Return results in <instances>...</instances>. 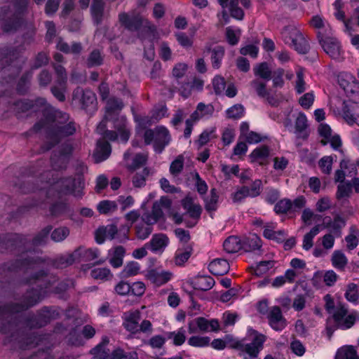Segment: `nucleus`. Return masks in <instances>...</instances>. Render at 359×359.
I'll use <instances>...</instances> for the list:
<instances>
[{
	"mask_svg": "<svg viewBox=\"0 0 359 359\" xmlns=\"http://www.w3.org/2000/svg\"><path fill=\"white\" fill-rule=\"evenodd\" d=\"M19 297H15L16 302H11L0 306V332L8 334L4 339V344H12L13 348L27 349L43 344V340H47L50 337L49 334H39L38 332L25 334L18 328L23 325L30 329L41 328L46 326L52 320L60 316L58 310L52 306H43L36 313V315H24L21 311H13V314L7 313V306L19 302Z\"/></svg>",
	"mask_w": 359,
	"mask_h": 359,
	"instance_id": "f257e3e1",
	"label": "nucleus"
},
{
	"mask_svg": "<svg viewBox=\"0 0 359 359\" xmlns=\"http://www.w3.org/2000/svg\"><path fill=\"white\" fill-rule=\"evenodd\" d=\"M56 281L55 276L43 270L38 271L29 280V284L32 286L21 295L19 302L13 304L6 308L7 309V313L12 315L13 311H27L41 302L48 293L61 294L73 285L72 280H65L60 282L57 286L53 287Z\"/></svg>",
	"mask_w": 359,
	"mask_h": 359,
	"instance_id": "f03ea898",
	"label": "nucleus"
},
{
	"mask_svg": "<svg viewBox=\"0 0 359 359\" xmlns=\"http://www.w3.org/2000/svg\"><path fill=\"white\" fill-rule=\"evenodd\" d=\"M43 186L40 188H36L33 182L27 181L20 186V189L22 193L34 192L39 189V198H32V203L28 205L21 206L19 209L20 212H24L32 207L41 205L45 201L46 198L50 194L52 189H57L59 194L63 195H73L74 197L81 198L83 195V189L84 188V180L79 176L78 177H64L60 179L56 183L51 182L50 180L43 182Z\"/></svg>",
	"mask_w": 359,
	"mask_h": 359,
	"instance_id": "7ed1b4c3",
	"label": "nucleus"
},
{
	"mask_svg": "<svg viewBox=\"0 0 359 359\" xmlns=\"http://www.w3.org/2000/svg\"><path fill=\"white\" fill-rule=\"evenodd\" d=\"M66 114L67 118L59 116L53 121H48L43 118L34 125L32 129L33 132L38 133L43 128L46 130L48 142L42 147L43 151L50 150L64 138L73 135L76 133L78 125L74 121H71L67 123H63V121L69 119V115Z\"/></svg>",
	"mask_w": 359,
	"mask_h": 359,
	"instance_id": "20e7f679",
	"label": "nucleus"
},
{
	"mask_svg": "<svg viewBox=\"0 0 359 359\" xmlns=\"http://www.w3.org/2000/svg\"><path fill=\"white\" fill-rule=\"evenodd\" d=\"M8 104V109L12 110L17 116L25 112L37 113L41 112L43 118L48 121H55L56 118L62 116L67 118L66 113L55 109L49 104L43 97H38L34 100H19L7 102Z\"/></svg>",
	"mask_w": 359,
	"mask_h": 359,
	"instance_id": "39448f33",
	"label": "nucleus"
},
{
	"mask_svg": "<svg viewBox=\"0 0 359 359\" xmlns=\"http://www.w3.org/2000/svg\"><path fill=\"white\" fill-rule=\"evenodd\" d=\"M356 320V314L353 312L348 313L347 308L344 304H339L336 307L332 318L327 320L326 325L327 335L331 339L337 329L347 330L353 326Z\"/></svg>",
	"mask_w": 359,
	"mask_h": 359,
	"instance_id": "423d86ee",
	"label": "nucleus"
},
{
	"mask_svg": "<svg viewBox=\"0 0 359 359\" xmlns=\"http://www.w3.org/2000/svg\"><path fill=\"white\" fill-rule=\"evenodd\" d=\"M51 230L52 226H47L39 231L32 240H30L26 236L16 233L11 235L8 237V241L17 242V252L23 254L24 252L34 251L35 248L45 245Z\"/></svg>",
	"mask_w": 359,
	"mask_h": 359,
	"instance_id": "0eeeda50",
	"label": "nucleus"
},
{
	"mask_svg": "<svg viewBox=\"0 0 359 359\" xmlns=\"http://www.w3.org/2000/svg\"><path fill=\"white\" fill-rule=\"evenodd\" d=\"M280 34L285 43L293 48L298 53L306 54L309 51L310 46L308 41L297 27H285Z\"/></svg>",
	"mask_w": 359,
	"mask_h": 359,
	"instance_id": "6e6552de",
	"label": "nucleus"
},
{
	"mask_svg": "<svg viewBox=\"0 0 359 359\" xmlns=\"http://www.w3.org/2000/svg\"><path fill=\"white\" fill-rule=\"evenodd\" d=\"M144 140L146 144H150L154 142V149L156 152L161 153L171 140V136L168 130L164 126H158L154 130L147 129L144 134Z\"/></svg>",
	"mask_w": 359,
	"mask_h": 359,
	"instance_id": "1a4fd4ad",
	"label": "nucleus"
},
{
	"mask_svg": "<svg viewBox=\"0 0 359 359\" xmlns=\"http://www.w3.org/2000/svg\"><path fill=\"white\" fill-rule=\"evenodd\" d=\"M43 259L40 257H20L13 262L4 264L1 268L0 277L6 278L8 273L19 271H25L28 269H34L36 266L41 264Z\"/></svg>",
	"mask_w": 359,
	"mask_h": 359,
	"instance_id": "9d476101",
	"label": "nucleus"
},
{
	"mask_svg": "<svg viewBox=\"0 0 359 359\" xmlns=\"http://www.w3.org/2000/svg\"><path fill=\"white\" fill-rule=\"evenodd\" d=\"M108 343V339H104L102 342L93 348L90 351L94 355L92 359H138L136 352H126L119 348L109 353V350L107 351L105 348V346Z\"/></svg>",
	"mask_w": 359,
	"mask_h": 359,
	"instance_id": "9b49d317",
	"label": "nucleus"
},
{
	"mask_svg": "<svg viewBox=\"0 0 359 359\" xmlns=\"http://www.w3.org/2000/svg\"><path fill=\"white\" fill-rule=\"evenodd\" d=\"M264 341V335H257L250 343L243 341H236L233 347L239 351V355L243 356L244 359H255L263 348Z\"/></svg>",
	"mask_w": 359,
	"mask_h": 359,
	"instance_id": "f8f14e48",
	"label": "nucleus"
},
{
	"mask_svg": "<svg viewBox=\"0 0 359 359\" xmlns=\"http://www.w3.org/2000/svg\"><path fill=\"white\" fill-rule=\"evenodd\" d=\"M50 215L57 219H72L74 210L68 203L67 199L59 198L53 202L49 207Z\"/></svg>",
	"mask_w": 359,
	"mask_h": 359,
	"instance_id": "ddd939ff",
	"label": "nucleus"
},
{
	"mask_svg": "<svg viewBox=\"0 0 359 359\" xmlns=\"http://www.w3.org/2000/svg\"><path fill=\"white\" fill-rule=\"evenodd\" d=\"M73 100L78 102L82 109L85 110L95 109L97 104V97L95 94L90 89H83L77 87L73 91Z\"/></svg>",
	"mask_w": 359,
	"mask_h": 359,
	"instance_id": "4468645a",
	"label": "nucleus"
},
{
	"mask_svg": "<svg viewBox=\"0 0 359 359\" xmlns=\"http://www.w3.org/2000/svg\"><path fill=\"white\" fill-rule=\"evenodd\" d=\"M318 41L324 51L334 60H339L341 57L343 51L339 41L335 38L325 37L318 33Z\"/></svg>",
	"mask_w": 359,
	"mask_h": 359,
	"instance_id": "2eb2a0df",
	"label": "nucleus"
},
{
	"mask_svg": "<svg viewBox=\"0 0 359 359\" xmlns=\"http://www.w3.org/2000/svg\"><path fill=\"white\" fill-rule=\"evenodd\" d=\"M218 3L224 9L229 8L231 16L238 20L244 17V11L238 6L239 3L245 8L250 6V0H218Z\"/></svg>",
	"mask_w": 359,
	"mask_h": 359,
	"instance_id": "dca6fc26",
	"label": "nucleus"
},
{
	"mask_svg": "<svg viewBox=\"0 0 359 359\" xmlns=\"http://www.w3.org/2000/svg\"><path fill=\"white\" fill-rule=\"evenodd\" d=\"M269 325L276 331H282L287 325V320L283 316L280 308L278 306L271 307L267 313Z\"/></svg>",
	"mask_w": 359,
	"mask_h": 359,
	"instance_id": "f3484780",
	"label": "nucleus"
},
{
	"mask_svg": "<svg viewBox=\"0 0 359 359\" xmlns=\"http://www.w3.org/2000/svg\"><path fill=\"white\" fill-rule=\"evenodd\" d=\"M118 20L123 27L131 32L138 31L142 25V18L138 14L130 15L123 12L119 13Z\"/></svg>",
	"mask_w": 359,
	"mask_h": 359,
	"instance_id": "a211bd4d",
	"label": "nucleus"
},
{
	"mask_svg": "<svg viewBox=\"0 0 359 359\" xmlns=\"http://www.w3.org/2000/svg\"><path fill=\"white\" fill-rule=\"evenodd\" d=\"M20 55V53L17 48L4 46L0 47V70L6 72V67L10 66V63L17 59ZM10 71V69H7Z\"/></svg>",
	"mask_w": 359,
	"mask_h": 359,
	"instance_id": "6ab92c4d",
	"label": "nucleus"
},
{
	"mask_svg": "<svg viewBox=\"0 0 359 359\" xmlns=\"http://www.w3.org/2000/svg\"><path fill=\"white\" fill-rule=\"evenodd\" d=\"M340 86L344 89L347 96L359 99V81L352 75H346L345 79L339 81Z\"/></svg>",
	"mask_w": 359,
	"mask_h": 359,
	"instance_id": "aec40b11",
	"label": "nucleus"
},
{
	"mask_svg": "<svg viewBox=\"0 0 359 359\" xmlns=\"http://www.w3.org/2000/svg\"><path fill=\"white\" fill-rule=\"evenodd\" d=\"M114 128L118 132L121 140L126 143L130 136V129L126 116L113 117Z\"/></svg>",
	"mask_w": 359,
	"mask_h": 359,
	"instance_id": "412c9836",
	"label": "nucleus"
},
{
	"mask_svg": "<svg viewBox=\"0 0 359 359\" xmlns=\"http://www.w3.org/2000/svg\"><path fill=\"white\" fill-rule=\"evenodd\" d=\"M111 153V144L105 140H99L94 150L93 157L99 163L107 160Z\"/></svg>",
	"mask_w": 359,
	"mask_h": 359,
	"instance_id": "4be33fe9",
	"label": "nucleus"
},
{
	"mask_svg": "<svg viewBox=\"0 0 359 359\" xmlns=\"http://www.w3.org/2000/svg\"><path fill=\"white\" fill-rule=\"evenodd\" d=\"M132 154V152L130 149H128L125 151L123 154V159L126 162V168L127 169L130 171L133 172L137 170V169L140 168L141 167H143L146 165L147 160H148V156L146 154L144 153H138L135 154V156L133 157L132 163H128V161L130 158V156Z\"/></svg>",
	"mask_w": 359,
	"mask_h": 359,
	"instance_id": "5701e85b",
	"label": "nucleus"
},
{
	"mask_svg": "<svg viewBox=\"0 0 359 359\" xmlns=\"http://www.w3.org/2000/svg\"><path fill=\"white\" fill-rule=\"evenodd\" d=\"M26 12L27 11L22 15V22L18 29L21 27L24 31L22 36L23 44L30 45L34 41L36 28L32 20L25 18Z\"/></svg>",
	"mask_w": 359,
	"mask_h": 359,
	"instance_id": "b1692460",
	"label": "nucleus"
},
{
	"mask_svg": "<svg viewBox=\"0 0 359 359\" xmlns=\"http://www.w3.org/2000/svg\"><path fill=\"white\" fill-rule=\"evenodd\" d=\"M343 116L349 125L357 124L359 126V107L355 104L343 102Z\"/></svg>",
	"mask_w": 359,
	"mask_h": 359,
	"instance_id": "393cba45",
	"label": "nucleus"
},
{
	"mask_svg": "<svg viewBox=\"0 0 359 359\" xmlns=\"http://www.w3.org/2000/svg\"><path fill=\"white\" fill-rule=\"evenodd\" d=\"M172 276V273L169 271H158L156 269L148 271L146 275L147 279L156 286L165 284L171 279Z\"/></svg>",
	"mask_w": 359,
	"mask_h": 359,
	"instance_id": "a878e982",
	"label": "nucleus"
},
{
	"mask_svg": "<svg viewBox=\"0 0 359 359\" xmlns=\"http://www.w3.org/2000/svg\"><path fill=\"white\" fill-rule=\"evenodd\" d=\"M168 238L163 233L155 234L145 246L153 252H162L168 245Z\"/></svg>",
	"mask_w": 359,
	"mask_h": 359,
	"instance_id": "bb28decb",
	"label": "nucleus"
},
{
	"mask_svg": "<svg viewBox=\"0 0 359 359\" xmlns=\"http://www.w3.org/2000/svg\"><path fill=\"white\" fill-rule=\"evenodd\" d=\"M242 249L245 252L260 251L262 240L255 233L249 234L241 239Z\"/></svg>",
	"mask_w": 359,
	"mask_h": 359,
	"instance_id": "cd10ccee",
	"label": "nucleus"
},
{
	"mask_svg": "<svg viewBox=\"0 0 359 359\" xmlns=\"http://www.w3.org/2000/svg\"><path fill=\"white\" fill-rule=\"evenodd\" d=\"M117 226L114 224H108L100 227L95 233L96 242L102 244L106 239L112 240L116 238Z\"/></svg>",
	"mask_w": 359,
	"mask_h": 359,
	"instance_id": "c85d7f7f",
	"label": "nucleus"
},
{
	"mask_svg": "<svg viewBox=\"0 0 359 359\" xmlns=\"http://www.w3.org/2000/svg\"><path fill=\"white\" fill-rule=\"evenodd\" d=\"M276 225L273 223H267L264 226L263 236L269 240L276 241L278 243L284 241L286 233L284 230L276 231Z\"/></svg>",
	"mask_w": 359,
	"mask_h": 359,
	"instance_id": "c756f323",
	"label": "nucleus"
},
{
	"mask_svg": "<svg viewBox=\"0 0 359 359\" xmlns=\"http://www.w3.org/2000/svg\"><path fill=\"white\" fill-rule=\"evenodd\" d=\"M124 107V104L120 98L110 97L107 101L106 104V118L108 120H112L113 117L118 115Z\"/></svg>",
	"mask_w": 359,
	"mask_h": 359,
	"instance_id": "7c9ffc66",
	"label": "nucleus"
},
{
	"mask_svg": "<svg viewBox=\"0 0 359 359\" xmlns=\"http://www.w3.org/2000/svg\"><path fill=\"white\" fill-rule=\"evenodd\" d=\"M229 268L227 260L222 258L215 259L208 266L209 271L215 276H223L227 273Z\"/></svg>",
	"mask_w": 359,
	"mask_h": 359,
	"instance_id": "2f4dec72",
	"label": "nucleus"
},
{
	"mask_svg": "<svg viewBox=\"0 0 359 359\" xmlns=\"http://www.w3.org/2000/svg\"><path fill=\"white\" fill-rule=\"evenodd\" d=\"M80 249L75 250L72 254L60 255L53 260L52 264L55 268L64 269L72 265L80 253Z\"/></svg>",
	"mask_w": 359,
	"mask_h": 359,
	"instance_id": "473e14b6",
	"label": "nucleus"
},
{
	"mask_svg": "<svg viewBox=\"0 0 359 359\" xmlns=\"http://www.w3.org/2000/svg\"><path fill=\"white\" fill-rule=\"evenodd\" d=\"M56 48L60 51L69 54L79 55L83 50L82 44L80 42H73L69 46L62 38H59L57 41Z\"/></svg>",
	"mask_w": 359,
	"mask_h": 359,
	"instance_id": "72a5a7b5",
	"label": "nucleus"
},
{
	"mask_svg": "<svg viewBox=\"0 0 359 359\" xmlns=\"http://www.w3.org/2000/svg\"><path fill=\"white\" fill-rule=\"evenodd\" d=\"M205 52L211 54L212 67L214 69H219L221 67L222 61L225 54L224 48L221 46H217L213 48L208 47L205 48Z\"/></svg>",
	"mask_w": 359,
	"mask_h": 359,
	"instance_id": "f704fd0d",
	"label": "nucleus"
},
{
	"mask_svg": "<svg viewBox=\"0 0 359 359\" xmlns=\"http://www.w3.org/2000/svg\"><path fill=\"white\" fill-rule=\"evenodd\" d=\"M352 193V185L350 182L345 183H340L337 186V190L336 192V198L338 201L341 202V204H344L348 202V198Z\"/></svg>",
	"mask_w": 359,
	"mask_h": 359,
	"instance_id": "c9c22d12",
	"label": "nucleus"
},
{
	"mask_svg": "<svg viewBox=\"0 0 359 359\" xmlns=\"http://www.w3.org/2000/svg\"><path fill=\"white\" fill-rule=\"evenodd\" d=\"M195 324L202 332L219 330V322L216 319L208 320L205 318L198 317L195 319Z\"/></svg>",
	"mask_w": 359,
	"mask_h": 359,
	"instance_id": "e433bc0d",
	"label": "nucleus"
},
{
	"mask_svg": "<svg viewBox=\"0 0 359 359\" xmlns=\"http://www.w3.org/2000/svg\"><path fill=\"white\" fill-rule=\"evenodd\" d=\"M223 248L227 253H236L242 249L241 238L235 236H229L224 241Z\"/></svg>",
	"mask_w": 359,
	"mask_h": 359,
	"instance_id": "4c0bfd02",
	"label": "nucleus"
},
{
	"mask_svg": "<svg viewBox=\"0 0 359 359\" xmlns=\"http://www.w3.org/2000/svg\"><path fill=\"white\" fill-rule=\"evenodd\" d=\"M215 280L210 276H198L194 280V287L196 290L207 291L215 285Z\"/></svg>",
	"mask_w": 359,
	"mask_h": 359,
	"instance_id": "58836bf2",
	"label": "nucleus"
},
{
	"mask_svg": "<svg viewBox=\"0 0 359 359\" xmlns=\"http://www.w3.org/2000/svg\"><path fill=\"white\" fill-rule=\"evenodd\" d=\"M91 14L94 22L97 25L102 23L104 17V3L103 1H93Z\"/></svg>",
	"mask_w": 359,
	"mask_h": 359,
	"instance_id": "ea45409f",
	"label": "nucleus"
},
{
	"mask_svg": "<svg viewBox=\"0 0 359 359\" xmlns=\"http://www.w3.org/2000/svg\"><path fill=\"white\" fill-rule=\"evenodd\" d=\"M333 266L340 271H344L348 264V259L341 250H335L332 255Z\"/></svg>",
	"mask_w": 359,
	"mask_h": 359,
	"instance_id": "a19ab883",
	"label": "nucleus"
},
{
	"mask_svg": "<svg viewBox=\"0 0 359 359\" xmlns=\"http://www.w3.org/2000/svg\"><path fill=\"white\" fill-rule=\"evenodd\" d=\"M112 250V257L109 259V263L114 268H118L123 264V259L126 253L125 248L119 245L115 247Z\"/></svg>",
	"mask_w": 359,
	"mask_h": 359,
	"instance_id": "79ce46f5",
	"label": "nucleus"
},
{
	"mask_svg": "<svg viewBox=\"0 0 359 359\" xmlns=\"http://www.w3.org/2000/svg\"><path fill=\"white\" fill-rule=\"evenodd\" d=\"M269 156V147L266 145H263L255 149L250 154V157L252 162L258 161L260 164H263V161H265Z\"/></svg>",
	"mask_w": 359,
	"mask_h": 359,
	"instance_id": "37998d69",
	"label": "nucleus"
},
{
	"mask_svg": "<svg viewBox=\"0 0 359 359\" xmlns=\"http://www.w3.org/2000/svg\"><path fill=\"white\" fill-rule=\"evenodd\" d=\"M335 359H359V355L353 346H345L337 351Z\"/></svg>",
	"mask_w": 359,
	"mask_h": 359,
	"instance_id": "c03bdc74",
	"label": "nucleus"
},
{
	"mask_svg": "<svg viewBox=\"0 0 359 359\" xmlns=\"http://www.w3.org/2000/svg\"><path fill=\"white\" fill-rule=\"evenodd\" d=\"M324 223L326 227H331L334 233L340 232L341 229L346 225L345 219L338 215L334 217L333 221L330 217H325Z\"/></svg>",
	"mask_w": 359,
	"mask_h": 359,
	"instance_id": "a18cd8bd",
	"label": "nucleus"
},
{
	"mask_svg": "<svg viewBox=\"0 0 359 359\" xmlns=\"http://www.w3.org/2000/svg\"><path fill=\"white\" fill-rule=\"evenodd\" d=\"M134 231L137 238L145 240L152 233L153 227L145 223L139 222L135 225Z\"/></svg>",
	"mask_w": 359,
	"mask_h": 359,
	"instance_id": "49530a36",
	"label": "nucleus"
},
{
	"mask_svg": "<svg viewBox=\"0 0 359 359\" xmlns=\"http://www.w3.org/2000/svg\"><path fill=\"white\" fill-rule=\"evenodd\" d=\"M21 359H73V358L69 355H62L58 358H55V356L52 354V349L48 346L46 349L39 350L36 353L27 358Z\"/></svg>",
	"mask_w": 359,
	"mask_h": 359,
	"instance_id": "de8ad7c7",
	"label": "nucleus"
},
{
	"mask_svg": "<svg viewBox=\"0 0 359 359\" xmlns=\"http://www.w3.org/2000/svg\"><path fill=\"white\" fill-rule=\"evenodd\" d=\"M192 253V248L187 246L185 248H179L175 255V262L177 266H182L189 259Z\"/></svg>",
	"mask_w": 359,
	"mask_h": 359,
	"instance_id": "09e8293b",
	"label": "nucleus"
},
{
	"mask_svg": "<svg viewBox=\"0 0 359 359\" xmlns=\"http://www.w3.org/2000/svg\"><path fill=\"white\" fill-rule=\"evenodd\" d=\"M103 60L104 57L100 50L94 49L90 53L86 60V65L88 68L100 66L102 65Z\"/></svg>",
	"mask_w": 359,
	"mask_h": 359,
	"instance_id": "8fccbe9b",
	"label": "nucleus"
},
{
	"mask_svg": "<svg viewBox=\"0 0 359 359\" xmlns=\"http://www.w3.org/2000/svg\"><path fill=\"white\" fill-rule=\"evenodd\" d=\"M150 174L149 168H144L140 172H137L133 177V184L135 187L140 188L146 184L147 177Z\"/></svg>",
	"mask_w": 359,
	"mask_h": 359,
	"instance_id": "3c124183",
	"label": "nucleus"
},
{
	"mask_svg": "<svg viewBox=\"0 0 359 359\" xmlns=\"http://www.w3.org/2000/svg\"><path fill=\"white\" fill-rule=\"evenodd\" d=\"M15 233H8L4 236H0V250H8L13 253L17 252V242L8 241V237Z\"/></svg>",
	"mask_w": 359,
	"mask_h": 359,
	"instance_id": "603ef678",
	"label": "nucleus"
},
{
	"mask_svg": "<svg viewBox=\"0 0 359 359\" xmlns=\"http://www.w3.org/2000/svg\"><path fill=\"white\" fill-rule=\"evenodd\" d=\"M320 226L318 224L313 226L309 233L304 235L302 245L304 250H309L312 248L313 245V238L320 232Z\"/></svg>",
	"mask_w": 359,
	"mask_h": 359,
	"instance_id": "864d4df0",
	"label": "nucleus"
},
{
	"mask_svg": "<svg viewBox=\"0 0 359 359\" xmlns=\"http://www.w3.org/2000/svg\"><path fill=\"white\" fill-rule=\"evenodd\" d=\"M215 132V128H211L210 129H206L203 130V133L199 135L197 141L196 142L198 146V148H201L203 146L205 145L210 140L217 138V135Z\"/></svg>",
	"mask_w": 359,
	"mask_h": 359,
	"instance_id": "5fc2aeb1",
	"label": "nucleus"
},
{
	"mask_svg": "<svg viewBox=\"0 0 359 359\" xmlns=\"http://www.w3.org/2000/svg\"><path fill=\"white\" fill-rule=\"evenodd\" d=\"M253 71L255 76H258L263 79L269 81L271 79L272 72L270 70L268 64L265 62L255 66Z\"/></svg>",
	"mask_w": 359,
	"mask_h": 359,
	"instance_id": "6e6d98bb",
	"label": "nucleus"
},
{
	"mask_svg": "<svg viewBox=\"0 0 359 359\" xmlns=\"http://www.w3.org/2000/svg\"><path fill=\"white\" fill-rule=\"evenodd\" d=\"M140 318L139 312H136L134 313H131L130 316L127 318L125 325V328L133 333H136L139 332V324L138 320Z\"/></svg>",
	"mask_w": 359,
	"mask_h": 359,
	"instance_id": "4d7b16f0",
	"label": "nucleus"
},
{
	"mask_svg": "<svg viewBox=\"0 0 359 359\" xmlns=\"http://www.w3.org/2000/svg\"><path fill=\"white\" fill-rule=\"evenodd\" d=\"M50 162L54 170H63L66 168L69 159L60 156L58 153L54 152L50 157Z\"/></svg>",
	"mask_w": 359,
	"mask_h": 359,
	"instance_id": "13d9d810",
	"label": "nucleus"
},
{
	"mask_svg": "<svg viewBox=\"0 0 359 359\" xmlns=\"http://www.w3.org/2000/svg\"><path fill=\"white\" fill-rule=\"evenodd\" d=\"M340 169L336 170L334 173V181L336 182L345 183V172L343 170L348 169L349 167L354 168V165L351 164L347 159H342L340 162Z\"/></svg>",
	"mask_w": 359,
	"mask_h": 359,
	"instance_id": "bf43d9fd",
	"label": "nucleus"
},
{
	"mask_svg": "<svg viewBox=\"0 0 359 359\" xmlns=\"http://www.w3.org/2000/svg\"><path fill=\"white\" fill-rule=\"evenodd\" d=\"M344 297L350 302H357L359 299L358 285L353 283L348 284Z\"/></svg>",
	"mask_w": 359,
	"mask_h": 359,
	"instance_id": "052dcab7",
	"label": "nucleus"
},
{
	"mask_svg": "<svg viewBox=\"0 0 359 359\" xmlns=\"http://www.w3.org/2000/svg\"><path fill=\"white\" fill-rule=\"evenodd\" d=\"M333 163V157L332 156H325L318 161V167L325 175H330L332 172Z\"/></svg>",
	"mask_w": 359,
	"mask_h": 359,
	"instance_id": "680f3d73",
	"label": "nucleus"
},
{
	"mask_svg": "<svg viewBox=\"0 0 359 359\" xmlns=\"http://www.w3.org/2000/svg\"><path fill=\"white\" fill-rule=\"evenodd\" d=\"M219 196L215 189L210 191V196L205 200V208L207 211H215L217 208V202Z\"/></svg>",
	"mask_w": 359,
	"mask_h": 359,
	"instance_id": "e2e57ef3",
	"label": "nucleus"
},
{
	"mask_svg": "<svg viewBox=\"0 0 359 359\" xmlns=\"http://www.w3.org/2000/svg\"><path fill=\"white\" fill-rule=\"evenodd\" d=\"M244 112V107L240 104H235L226 111V117L231 119L241 118L243 116Z\"/></svg>",
	"mask_w": 359,
	"mask_h": 359,
	"instance_id": "0e129e2a",
	"label": "nucleus"
},
{
	"mask_svg": "<svg viewBox=\"0 0 359 359\" xmlns=\"http://www.w3.org/2000/svg\"><path fill=\"white\" fill-rule=\"evenodd\" d=\"M32 76L31 72H27L21 76L17 85V90L20 94H25L27 91Z\"/></svg>",
	"mask_w": 359,
	"mask_h": 359,
	"instance_id": "69168bd1",
	"label": "nucleus"
},
{
	"mask_svg": "<svg viewBox=\"0 0 359 359\" xmlns=\"http://www.w3.org/2000/svg\"><path fill=\"white\" fill-rule=\"evenodd\" d=\"M69 234V229L65 226L56 228L51 233V239L55 242L64 241Z\"/></svg>",
	"mask_w": 359,
	"mask_h": 359,
	"instance_id": "338daca9",
	"label": "nucleus"
},
{
	"mask_svg": "<svg viewBox=\"0 0 359 359\" xmlns=\"http://www.w3.org/2000/svg\"><path fill=\"white\" fill-rule=\"evenodd\" d=\"M292 208V203L289 199L279 201L274 207V211L277 214H286Z\"/></svg>",
	"mask_w": 359,
	"mask_h": 359,
	"instance_id": "774afa93",
	"label": "nucleus"
}]
</instances>
